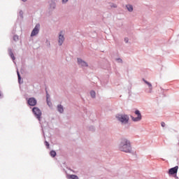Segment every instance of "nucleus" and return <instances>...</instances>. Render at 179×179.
I'll use <instances>...</instances> for the list:
<instances>
[{
	"mask_svg": "<svg viewBox=\"0 0 179 179\" xmlns=\"http://www.w3.org/2000/svg\"><path fill=\"white\" fill-rule=\"evenodd\" d=\"M119 148H120V150H121V152H125L126 153H129L131 150V143L129 142V141L127 140V138H122L121 140Z\"/></svg>",
	"mask_w": 179,
	"mask_h": 179,
	"instance_id": "nucleus-1",
	"label": "nucleus"
},
{
	"mask_svg": "<svg viewBox=\"0 0 179 179\" xmlns=\"http://www.w3.org/2000/svg\"><path fill=\"white\" fill-rule=\"evenodd\" d=\"M116 117L122 124H128L129 121V117L127 115H118Z\"/></svg>",
	"mask_w": 179,
	"mask_h": 179,
	"instance_id": "nucleus-2",
	"label": "nucleus"
},
{
	"mask_svg": "<svg viewBox=\"0 0 179 179\" xmlns=\"http://www.w3.org/2000/svg\"><path fill=\"white\" fill-rule=\"evenodd\" d=\"M32 113L34 114L35 117H36L38 121H41V115L43 113H41V110H40V108L37 107L33 108Z\"/></svg>",
	"mask_w": 179,
	"mask_h": 179,
	"instance_id": "nucleus-3",
	"label": "nucleus"
},
{
	"mask_svg": "<svg viewBox=\"0 0 179 179\" xmlns=\"http://www.w3.org/2000/svg\"><path fill=\"white\" fill-rule=\"evenodd\" d=\"M134 113L136 115H137V117H134V116H131L132 121H134V122H138V121H141V120H142V115L141 114V111L136 110Z\"/></svg>",
	"mask_w": 179,
	"mask_h": 179,
	"instance_id": "nucleus-4",
	"label": "nucleus"
},
{
	"mask_svg": "<svg viewBox=\"0 0 179 179\" xmlns=\"http://www.w3.org/2000/svg\"><path fill=\"white\" fill-rule=\"evenodd\" d=\"M38 31H40V24H37L35 26L31 34V37H34V36H37V34H38Z\"/></svg>",
	"mask_w": 179,
	"mask_h": 179,
	"instance_id": "nucleus-5",
	"label": "nucleus"
},
{
	"mask_svg": "<svg viewBox=\"0 0 179 179\" xmlns=\"http://www.w3.org/2000/svg\"><path fill=\"white\" fill-rule=\"evenodd\" d=\"M28 104L32 107H34L36 104H37V100H36L34 98L31 97L29 98L27 101Z\"/></svg>",
	"mask_w": 179,
	"mask_h": 179,
	"instance_id": "nucleus-6",
	"label": "nucleus"
},
{
	"mask_svg": "<svg viewBox=\"0 0 179 179\" xmlns=\"http://www.w3.org/2000/svg\"><path fill=\"white\" fill-rule=\"evenodd\" d=\"M178 171V166H176L169 169V174H171V176H173V174H177Z\"/></svg>",
	"mask_w": 179,
	"mask_h": 179,
	"instance_id": "nucleus-7",
	"label": "nucleus"
},
{
	"mask_svg": "<svg viewBox=\"0 0 179 179\" xmlns=\"http://www.w3.org/2000/svg\"><path fill=\"white\" fill-rule=\"evenodd\" d=\"M65 41V38L64 37V32L61 31L59 35V45H62V43Z\"/></svg>",
	"mask_w": 179,
	"mask_h": 179,
	"instance_id": "nucleus-8",
	"label": "nucleus"
},
{
	"mask_svg": "<svg viewBox=\"0 0 179 179\" xmlns=\"http://www.w3.org/2000/svg\"><path fill=\"white\" fill-rule=\"evenodd\" d=\"M78 64L80 66H88L87 63L82 60V59H78Z\"/></svg>",
	"mask_w": 179,
	"mask_h": 179,
	"instance_id": "nucleus-9",
	"label": "nucleus"
},
{
	"mask_svg": "<svg viewBox=\"0 0 179 179\" xmlns=\"http://www.w3.org/2000/svg\"><path fill=\"white\" fill-rule=\"evenodd\" d=\"M144 83L145 85H148L150 90H149V93H152V90H153V87H152V83L148 82L146 80H145L144 78L143 79Z\"/></svg>",
	"mask_w": 179,
	"mask_h": 179,
	"instance_id": "nucleus-10",
	"label": "nucleus"
},
{
	"mask_svg": "<svg viewBox=\"0 0 179 179\" xmlns=\"http://www.w3.org/2000/svg\"><path fill=\"white\" fill-rule=\"evenodd\" d=\"M57 110L59 111V113H64V107L62 105H59L57 106Z\"/></svg>",
	"mask_w": 179,
	"mask_h": 179,
	"instance_id": "nucleus-11",
	"label": "nucleus"
},
{
	"mask_svg": "<svg viewBox=\"0 0 179 179\" xmlns=\"http://www.w3.org/2000/svg\"><path fill=\"white\" fill-rule=\"evenodd\" d=\"M126 8H127V10H129V12H132V10H134V7L132 6V5H127Z\"/></svg>",
	"mask_w": 179,
	"mask_h": 179,
	"instance_id": "nucleus-12",
	"label": "nucleus"
},
{
	"mask_svg": "<svg viewBox=\"0 0 179 179\" xmlns=\"http://www.w3.org/2000/svg\"><path fill=\"white\" fill-rule=\"evenodd\" d=\"M9 55L10 58H12L13 61H15V55H13V52H12L11 50L9 51Z\"/></svg>",
	"mask_w": 179,
	"mask_h": 179,
	"instance_id": "nucleus-13",
	"label": "nucleus"
},
{
	"mask_svg": "<svg viewBox=\"0 0 179 179\" xmlns=\"http://www.w3.org/2000/svg\"><path fill=\"white\" fill-rule=\"evenodd\" d=\"M50 155L52 157H55L57 156V152L54 150L50 151Z\"/></svg>",
	"mask_w": 179,
	"mask_h": 179,
	"instance_id": "nucleus-14",
	"label": "nucleus"
},
{
	"mask_svg": "<svg viewBox=\"0 0 179 179\" xmlns=\"http://www.w3.org/2000/svg\"><path fill=\"white\" fill-rule=\"evenodd\" d=\"M90 95L93 99H94L96 97V92L94 91H91Z\"/></svg>",
	"mask_w": 179,
	"mask_h": 179,
	"instance_id": "nucleus-15",
	"label": "nucleus"
},
{
	"mask_svg": "<svg viewBox=\"0 0 179 179\" xmlns=\"http://www.w3.org/2000/svg\"><path fill=\"white\" fill-rule=\"evenodd\" d=\"M50 98V95L47 94V103L49 106V107H51V102L48 101V99Z\"/></svg>",
	"mask_w": 179,
	"mask_h": 179,
	"instance_id": "nucleus-16",
	"label": "nucleus"
},
{
	"mask_svg": "<svg viewBox=\"0 0 179 179\" xmlns=\"http://www.w3.org/2000/svg\"><path fill=\"white\" fill-rule=\"evenodd\" d=\"M70 178H71V179H79V178L76 175H71Z\"/></svg>",
	"mask_w": 179,
	"mask_h": 179,
	"instance_id": "nucleus-17",
	"label": "nucleus"
},
{
	"mask_svg": "<svg viewBox=\"0 0 179 179\" xmlns=\"http://www.w3.org/2000/svg\"><path fill=\"white\" fill-rule=\"evenodd\" d=\"M13 39H14L15 41H16V40H19V36H14Z\"/></svg>",
	"mask_w": 179,
	"mask_h": 179,
	"instance_id": "nucleus-18",
	"label": "nucleus"
},
{
	"mask_svg": "<svg viewBox=\"0 0 179 179\" xmlns=\"http://www.w3.org/2000/svg\"><path fill=\"white\" fill-rule=\"evenodd\" d=\"M161 125H162V127L163 128H164V127H166V123H164V122H162L161 123Z\"/></svg>",
	"mask_w": 179,
	"mask_h": 179,
	"instance_id": "nucleus-19",
	"label": "nucleus"
},
{
	"mask_svg": "<svg viewBox=\"0 0 179 179\" xmlns=\"http://www.w3.org/2000/svg\"><path fill=\"white\" fill-rule=\"evenodd\" d=\"M45 146H47L48 148H50V143L47 141L45 142Z\"/></svg>",
	"mask_w": 179,
	"mask_h": 179,
	"instance_id": "nucleus-20",
	"label": "nucleus"
},
{
	"mask_svg": "<svg viewBox=\"0 0 179 179\" xmlns=\"http://www.w3.org/2000/svg\"><path fill=\"white\" fill-rule=\"evenodd\" d=\"M17 76H18V80H20V73H19V71H17Z\"/></svg>",
	"mask_w": 179,
	"mask_h": 179,
	"instance_id": "nucleus-21",
	"label": "nucleus"
},
{
	"mask_svg": "<svg viewBox=\"0 0 179 179\" xmlns=\"http://www.w3.org/2000/svg\"><path fill=\"white\" fill-rule=\"evenodd\" d=\"M62 2H63L64 3H65L68 2V0H62Z\"/></svg>",
	"mask_w": 179,
	"mask_h": 179,
	"instance_id": "nucleus-22",
	"label": "nucleus"
},
{
	"mask_svg": "<svg viewBox=\"0 0 179 179\" xmlns=\"http://www.w3.org/2000/svg\"><path fill=\"white\" fill-rule=\"evenodd\" d=\"M124 41H125V43H127L128 42V38H124Z\"/></svg>",
	"mask_w": 179,
	"mask_h": 179,
	"instance_id": "nucleus-23",
	"label": "nucleus"
},
{
	"mask_svg": "<svg viewBox=\"0 0 179 179\" xmlns=\"http://www.w3.org/2000/svg\"><path fill=\"white\" fill-rule=\"evenodd\" d=\"M22 1H23V2H26V1H27V0H22Z\"/></svg>",
	"mask_w": 179,
	"mask_h": 179,
	"instance_id": "nucleus-24",
	"label": "nucleus"
}]
</instances>
